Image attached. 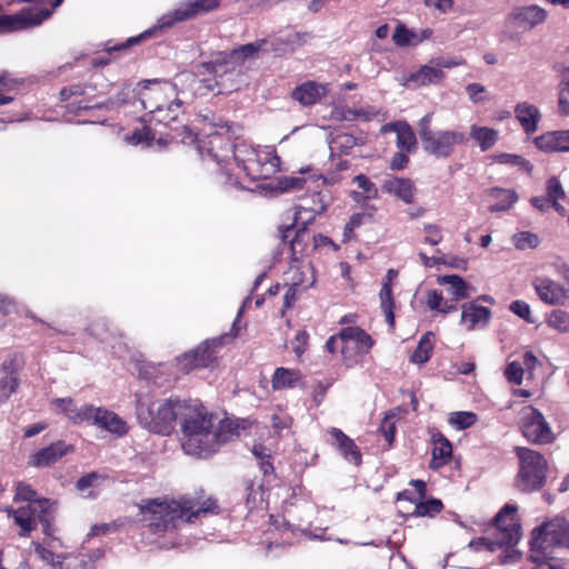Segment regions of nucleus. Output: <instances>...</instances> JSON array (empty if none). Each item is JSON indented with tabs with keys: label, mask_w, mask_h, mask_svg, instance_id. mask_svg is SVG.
Returning a JSON list of instances; mask_svg holds the SVG:
<instances>
[{
	"label": "nucleus",
	"mask_w": 569,
	"mask_h": 569,
	"mask_svg": "<svg viewBox=\"0 0 569 569\" xmlns=\"http://www.w3.org/2000/svg\"><path fill=\"white\" fill-rule=\"evenodd\" d=\"M439 284H449L447 292L450 299L459 301L469 297L468 283L458 274H446L438 277Z\"/></svg>",
	"instance_id": "obj_37"
},
{
	"label": "nucleus",
	"mask_w": 569,
	"mask_h": 569,
	"mask_svg": "<svg viewBox=\"0 0 569 569\" xmlns=\"http://www.w3.org/2000/svg\"><path fill=\"white\" fill-rule=\"evenodd\" d=\"M513 452L518 459L515 488L522 493L540 491L547 483L549 465L546 457L531 448L517 446Z\"/></svg>",
	"instance_id": "obj_5"
},
{
	"label": "nucleus",
	"mask_w": 569,
	"mask_h": 569,
	"mask_svg": "<svg viewBox=\"0 0 569 569\" xmlns=\"http://www.w3.org/2000/svg\"><path fill=\"white\" fill-rule=\"evenodd\" d=\"M34 552L47 565L56 566L61 563L59 555H56L53 551L47 549L40 543L34 546Z\"/></svg>",
	"instance_id": "obj_58"
},
{
	"label": "nucleus",
	"mask_w": 569,
	"mask_h": 569,
	"mask_svg": "<svg viewBox=\"0 0 569 569\" xmlns=\"http://www.w3.org/2000/svg\"><path fill=\"white\" fill-rule=\"evenodd\" d=\"M93 89L86 83H71L61 88L59 100L66 103V111L74 116L91 109L112 110L121 106V102L113 98L101 100L99 96L90 94V90Z\"/></svg>",
	"instance_id": "obj_9"
},
{
	"label": "nucleus",
	"mask_w": 569,
	"mask_h": 569,
	"mask_svg": "<svg viewBox=\"0 0 569 569\" xmlns=\"http://www.w3.org/2000/svg\"><path fill=\"white\" fill-rule=\"evenodd\" d=\"M372 216L370 213L357 212L353 213L349 221L345 224L342 233V243H348L357 239L355 230L362 226L367 220H370Z\"/></svg>",
	"instance_id": "obj_44"
},
{
	"label": "nucleus",
	"mask_w": 569,
	"mask_h": 569,
	"mask_svg": "<svg viewBox=\"0 0 569 569\" xmlns=\"http://www.w3.org/2000/svg\"><path fill=\"white\" fill-rule=\"evenodd\" d=\"M431 440L432 458L429 467L432 470H438L450 462L452 458V445L441 432L433 433Z\"/></svg>",
	"instance_id": "obj_30"
},
{
	"label": "nucleus",
	"mask_w": 569,
	"mask_h": 569,
	"mask_svg": "<svg viewBox=\"0 0 569 569\" xmlns=\"http://www.w3.org/2000/svg\"><path fill=\"white\" fill-rule=\"evenodd\" d=\"M20 378L14 360L0 366V403L6 402L19 387Z\"/></svg>",
	"instance_id": "obj_27"
},
{
	"label": "nucleus",
	"mask_w": 569,
	"mask_h": 569,
	"mask_svg": "<svg viewBox=\"0 0 569 569\" xmlns=\"http://www.w3.org/2000/svg\"><path fill=\"white\" fill-rule=\"evenodd\" d=\"M10 2H30L34 3L37 9L34 11L22 10L16 14H1L0 33L14 32L41 24L63 0H10Z\"/></svg>",
	"instance_id": "obj_10"
},
{
	"label": "nucleus",
	"mask_w": 569,
	"mask_h": 569,
	"mask_svg": "<svg viewBox=\"0 0 569 569\" xmlns=\"http://www.w3.org/2000/svg\"><path fill=\"white\" fill-rule=\"evenodd\" d=\"M379 298H380V307L386 316V320L390 327H393L395 326V313H393L395 301H393V296H392V288L389 282H383V284L380 289V292H379Z\"/></svg>",
	"instance_id": "obj_43"
},
{
	"label": "nucleus",
	"mask_w": 569,
	"mask_h": 569,
	"mask_svg": "<svg viewBox=\"0 0 569 569\" xmlns=\"http://www.w3.org/2000/svg\"><path fill=\"white\" fill-rule=\"evenodd\" d=\"M186 401L178 397L137 401V418L140 425L150 432L169 436L173 432L177 418L181 416Z\"/></svg>",
	"instance_id": "obj_4"
},
{
	"label": "nucleus",
	"mask_w": 569,
	"mask_h": 569,
	"mask_svg": "<svg viewBox=\"0 0 569 569\" xmlns=\"http://www.w3.org/2000/svg\"><path fill=\"white\" fill-rule=\"evenodd\" d=\"M532 286L539 299L549 306H563L569 299V290L548 277L535 278Z\"/></svg>",
	"instance_id": "obj_20"
},
{
	"label": "nucleus",
	"mask_w": 569,
	"mask_h": 569,
	"mask_svg": "<svg viewBox=\"0 0 569 569\" xmlns=\"http://www.w3.org/2000/svg\"><path fill=\"white\" fill-rule=\"evenodd\" d=\"M184 141L190 139L191 142H196L197 150L200 158L203 161L214 162L222 174L226 176V183L237 186L239 182L233 179L229 172V166L234 161V153L237 144L233 143L232 138L229 133L211 132L197 139L192 133V137H188L183 133Z\"/></svg>",
	"instance_id": "obj_6"
},
{
	"label": "nucleus",
	"mask_w": 569,
	"mask_h": 569,
	"mask_svg": "<svg viewBox=\"0 0 569 569\" xmlns=\"http://www.w3.org/2000/svg\"><path fill=\"white\" fill-rule=\"evenodd\" d=\"M547 18V10L537 4L517 6L507 16V22L518 29L532 30L542 24Z\"/></svg>",
	"instance_id": "obj_19"
},
{
	"label": "nucleus",
	"mask_w": 569,
	"mask_h": 569,
	"mask_svg": "<svg viewBox=\"0 0 569 569\" xmlns=\"http://www.w3.org/2000/svg\"><path fill=\"white\" fill-rule=\"evenodd\" d=\"M327 93V84L308 80L291 91V98L302 107H309L318 103Z\"/></svg>",
	"instance_id": "obj_25"
},
{
	"label": "nucleus",
	"mask_w": 569,
	"mask_h": 569,
	"mask_svg": "<svg viewBox=\"0 0 569 569\" xmlns=\"http://www.w3.org/2000/svg\"><path fill=\"white\" fill-rule=\"evenodd\" d=\"M477 420V415L471 411H456L449 417L450 425L455 426L458 430L470 428Z\"/></svg>",
	"instance_id": "obj_49"
},
{
	"label": "nucleus",
	"mask_w": 569,
	"mask_h": 569,
	"mask_svg": "<svg viewBox=\"0 0 569 569\" xmlns=\"http://www.w3.org/2000/svg\"><path fill=\"white\" fill-rule=\"evenodd\" d=\"M416 38V34L409 30L405 24L397 26L392 40L397 46L406 47L412 43V40Z\"/></svg>",
	"instance_id": "obj_52"
},
{
	"label": "nucleus",
	"mask_w": 569,
	"mask_h": 569,
	"mask_svg": "<svg viewBox=\"0 0 569 569\" xmlns=\"http://www.w3.org/2000/svg\"><path fill=\"white\" fill-rule=\"evenodd\" d=\"M510 311L517 315L519 318L523 319L528 323H533L535 320L531 317L530 306L523 300H515L511 302L509 307Z\"/></svg>",
	"instance_id": "obj_54"
},
{
	"label": "nucleus",
	"mask_w": 569,
	"mask_h": 569,
	"mask_svg": "<svg viewBox=\"0 0 569 569\" xmlns=\"http://www.w3.org/2000/svg\"><path fill=\"white\" fill-rule=\"evenodd\" d=\"M278 231L281 242L289 247L291 261L298 262L308 256L311 239L308 230L295 229V226H280Z\"/></svg>",
	"instance_id": "obj_18"
},
{
	"label": "nucleus",
	"mask_w": 569,
	"mask_h": 569,
	"mask_svg": "<svg viewBox=\"0 0 569 569\" xmlns=\"http://www.w3.org/2000/svg\"><path fill=\"white\" fill-rule=\"evenodd\" d=\"M521 435L533 445H550L556 436L543 415L535 407L527 406L521 410L519 422Z\"/></svg>",
	"instance_id": "obj_15"
},
{
	"label": "nucleus",
	"mask_w": 569,
	"mask_h": 569,
	"mask_svg": "<svg viewBox=\"0 0 569 569\" xmlns=\"http://www.w3.org/2000/svg\"><path fill=\"white\" fill-rule=\"evenodd\" d=\"M379 432L383 436L385 440L387 441L388 446L390 447L395 441V435H396V422L393 421L392 417H386L379 428Z\"/></svg>",
	"instance_id": "obj_60"
},
{
	"label": "nucleus",
	"mask_w": 569,
	"mask_h": 569,
	"mask_svg": "<svg viewBox=\"0 0 569 569\" xmlns=\"http://www.w3.org/2000/svg\"><path fill=\"white\" fill-rule=\"evenodd\" d=\"M267 39H259L254 42L242 44L230 52V58L233 61L243 62L247 59L258 56L259 52L266 51Z\"/></svg>",
	"instance_id": "obj_39"
},
{
	"label": "nucleus",
	"mask_w": 569,
	"mask_h": 569,
	"mask_svg": "<svg viewBox=\"0 0 569 569\" xmlns=\"http://www.w3.org/2000/svg\"><path fill=\"white\" fill-rule=\"evenodd\" d=\"M505 375L508 381L520 385L523 378V368L517 361L510 362L506 368Z\"/></svg>",
	"instance_id": "obj_62"
},
{
	"label": "nucleus",
	"mask_w": 569,
	"mask_h": 569,
	"mask_svg": "<svg viewBox=\"0 0 569 569\" xmlns=\"http://www.w3.org/2000/svg\"><path fill=\"white\" fill-rule=\"evenodd\" d=\"M219 6V0H194L189 3L187 8L179 9L176 11L178 20L190 19L201 12H208L216 9Z\"/></svg>",
	"instance_id": "obj_40"
},
{
	"label": "nucleus",
	"mask_w": 569,
	"mask_h": 569,
	"mask_svg": "<svg viewBox=\"0 0 569 569\" xmlns=\"http://www.w3.org/2000/svg\"><path fill=\"white\" fill-rule=\"evenodd\" d=\"M328 435L331 439V446H333L340 452L343 459L353 463L355 466L361 465V451L350 437H348L341 429L335 427L328 430Z\"/></svg>",
	"instance_id": "obj_24"
},
{
	"label": "nucleus",
	"mask_w": 569,
	"mask_h": 569,
	"mask_svg": "<svg viewBox=\"0 0 569 569\" xmlns=\"http://www.w3.org/2000/svg\"><path fill=\"white\" fill-rule=\"evenodd\" d=\"M140 512L144 515L149 531L158 536L163 535L170 528H176V521L181 520L176 499H150L140 507Z\"/></svg>",
	"instance_id": "obj_13"
},
{
	"label": "nucleus",
	"mask_w": 569,
	"mask_h": 569,
	"mask_svg": "<svg viewBox=\"0 0 569 569\" xmlns=\"http://www.w3.org/2000/svg\"><path fill=\"white\" fill-rule=\"evenodd\" d=\"M558 113L562 117L569 116V86L561 81L558 86Z\"/></svg>",
	"instance_id": "obj_55"
},
{
	"label": "nucleus",
	"mask_w": 569,
	"mask_h": 569,
	"mask_svg": "<svg viewBox=\"0 0 569 569\" xmlns=\"http://www.w3.org/2000/svg\"><path fill=\"white\" fill-rule=\"evenodd\" d=\"M73 450L74 447L72 445H68L63 440H58L31 453L28 459V465L34 468L51 467L62 457L73 452Z\"/></svg>",
	"instance_id": "obj_22"
},
{
	"label": "nucleus",
	"mask_w": 569,
	"mask_h": 569,
	"mask_svg": "<svg viewBox=\"0 0 569 569\" xmlns=\"http://www.w3.org/2000/svg\"><path fill=\"white\" fill-rule=\"evenodd\" d=\"M234 154L233 162L252 181L269 179L280 168V158L271 148H254L239 143Z\"/></svg>",
	"instance_id": "obj_7"
},
{
	"label": "nucleus",
	"mask_w": 569,
	"mask_h": 569,
	"mask_svg": "<svg viewBox=\"0 0 569 569\" xmlns=\"http://www.w3.org/2000/svg\"><path fill=\"white\" fill-rule=\"evenodd\" d=\"M339 337L341 360L347 368L361 365L375 346L372 337L358 326L340 329Z\"/></svg>",
	"instance_id": "obj_12"
},
{
	"label": "nucleus",
	"mask_w": 569,
	"mask_h": 569,
	"mask_svg": "<svg viewBox=\"0 0 569 569\" xmlns=\"http://www.w3.org/2000/svg\"><path fill=\"white\" fill-rule=\"evenodd\" d=\"M309 333L306 330H299L295 336L293 352L300 357L308 347Z\"/></svg>",
	"instance_id": "obj_63"
},
{
	"label": "nucleus",
	"mask_w": 569,
	"mask_h": 569,
	"mask_svg": "<svg viewBox=\"0 0 569 569\" xmlns=\"http://www.w3.org/2000/svg\"><path fill=\"white\" fill-rule=\"evenodd\" d=\"M218 339L206 340L197 346L194 349L182 353L177 358L179 370L187 375L198 368H207L211 366L217 357L214 355V347L220 346Z\"/></svg>",
	"instance_id": "obj_17"
},
{
	"label": "nucleus",
	"mask_w": 569,
	"mask_h": 569,
	"mask_svg": "<svg viewBox=\"0 0 569 569\" xmlns=\"http://www.w3.org/2000/svg\"><path fill=\"white\" fill-rule=\"evenodd\" d=\"M291 425L292 418L286 412L273 413L271 417V427L276 432L290 429Z\"/></svg>",
	"instance_id": "obj_59"
},
{
	"label": "nucleus",
	"mask_w": 569,
	"mask_h": 569,
	"mask_svg": "<svg viewBox=\"0 0 569 569\" xmlns=\"http://www.w3.org/2000/svg\"><path fill=\"white\" fill-rule=\"evenodd\" d=\"M432 113H427L419 121V138L425 152L436 158H449L456 147L466 144L468 137L457 130H432Z\"/></svg>",
	"instance_id": "obj_8"
},
{
	"label": "nucleus",
	"mask_w": 569,
	"mask_h": 569,
	"mask_svg": "<svg viewBox=\"0 0 569 569\" xmlns=\"http://www.w3.org/2000/svg\"><path fill=\"white\" fill-rule=\"evenodd\" d=\"M535 146L545 152H569V130H557L535 138Z\"/></svg>",
	"instance_id": "obj_26"
},
{
	"label": "nucleus",
	"mask_w": 569,
	"mask_h": 569,
	"mask_svg": "<svg viewBox=\"0 0 569 569\" xmlns=\"http://www.w3.org/2000/svg\"><path fill=\"white\" fill-rule=\"evenodd\" d=\"M90 410L89 425L96 426L119 437L124 436L128 432L127 422L116 412L93 405Z\"/></svg>",
	"instance_id": "obj_21"
},
{
	"label": "nucleus",
	"mask_w": 569,
	"mask_h": 569,
	"mask_svg": "<svg viewBox=\"0 0 569 569\" xmlns=\"http://www.w3.org/2000/svg\"><path fill=\"white\" fill-rule=\"evenodd\" d=\"M156 138V132L149 126L143 124L141 129H137L132 132L130 140L138 144L142 142H151Z\"/></svg>",
	"instance_id": "obj_56"
},
{
	"label": "nucleus",
	"mask_w": 569,
	"mask_h": 569,
	"mask_svg": "<svg viewBox=\"0 0 569 569\" xmlns=\"http://www.w3.org/2000/svg\"><path fill=\"white\" fill-rule=\"evenodd\" d=\"M176 506L181 521L188 523L194 522L200 516L220 513L217 499L207 495L203 489L179 497L176 499Z\"/></svg>",
	"instance_id": "obj_14"
},
{
	"label": "nucleus",
	"mask_w": 569,
	"mask_h": 569,
	"mask_svg": "<svg viewBox=\"0 0 569 569\" xmlns=\"http://www.w3.org/2000/svg\"><path fill=\"white\" fill-rule=\"evenodd\" d=\"M427 236L423 239V242L430 246H437L442 241L441 228L438 224L428 223L423 227Z\"/></svg>",
	"instance_id": "obj_57"
},
{
	"label": "nucleus",
	"mask_w": 569,
	"mask_h": 569,
	"mask_svg": "<svg viewBox=\"0 0 569 569\" xmlns=\"http://www.w3.org/2000/svg\"><path fill=\"white\" fill-rule=\"evenodd\" d=\"M529 546V560L537 566L548 565L556 559L557 549L569 550V520L556 516L533 528Z\"/></svg>",
	"instance_id": "obj_3"
},
{
	"label": "nucleus",
	"mask_w": 569,
	"mask_h": 569,
	"mask_svg": "<svg viewBox=\"0 0 569 569\" xmlns=\"http://www.w3.org/2000/svg\"><path fill=\"white\" fill-rule=\"evenodd\" d=\"M496 160L499 163H507V164H512V166H522L528 171H530L532 169V166L530 164V162L528 160H526L522 157L517 156V154L501 153V154H498L496 157Z\"/></svg>",
	"instance_id": "obj_61"
},
{
	"label": "nucleus",
	"mask_w": 569,
	"mask_h": 569,
	"mask_svg": "<svg viewBox=\"0 0 569 569\" xmlns=\"http://www.w3.org/2000/svg\"><path fill=\"white\" fill-rule=\"evenodd\" d=\"M313 206L297 204L295 206V217L290 226H295V229L305 228L308 230V226L313 223L317 216L323 213L327 209L323 196L319 191H315L311 194Z\"/></svg>",
	"instance_id": "obj_23"
},
{
	"label": "nucleus",
	"mask_w": 569,
	"mask_h": 569,
	"mask_svg": "<svg viewBox=\"0 0 569 569\" xmlns=\"http://www.w3.org/2000/svg\"><path fill=\"white\" fill-rule=\"evenodd\" d=\"M515 246L517 249L525 250L527 248L535 249L539 246V238L537 234L523 231L515 234Z\"/></svg>",
	"instance_id": "obj_51"
},
{
	"label": "nucleus",
	"mask_w": 569,
	"mask_h": 569,
	"mask_svg": "<svg viewBox=\"0 0 569 569\" xmlns=\"http://www.w3.org/2000/svg\"><path fill=\"white\" fill-rule=\"evenodd\" d=\"M417 144V138L412 128L402 121V126L397 132V147L401 151L410 152Z\"/></svg>",
	"instance_id": "obj_47"
},
{
	"label": "nucleus",
	"mask_w": 569,
	"mask_h": 569,
	"mask_svg": "<svg viewBox=\"0 0 569 569\" xmlns=\"http://www.w3.org/2000/svg\"><path fill=\"white\" fill-rule=\"evenodd\" d=\"M57 409L73 425H82L89 422L90 409L92 405L77 407L72 398H58L53 400Z\"/></svg>",
	"instance_id": "obj_29"
},
{
	"label": "nucleus",
	"mask_w": 569,
	"mask_h": 569,
	"mask_svg": "<svg viewBox=\"0 0 569 569\" xmlns=\"http://www.w3.org/2000/svg\"><path fill=\"white\" fill-rule=\"evenodd\" d=\"M212 436L214 452H217L221 445L239 437V427L233 420L224 419L219 422L217 428H212Z\"/></svg>",
	"instance_id": "obj_36"
},
{
	"label": "nucleus",
	"mask_w": 569,
	"mask_h": 569,
	"mask_svg": "<svg viewBox=\"0 0 569 569\" xmlns=\"http://www.w3.org/2000/svg\"><path fill=\"white\" fill-rule=\"evenodd\" d=\"M181 446L187 455L207 458L214 453V416L203 406L186 403L181 413Z\"/></svg>",
	"instance_id": "obj_2"
},
{
	"label": "nucleus",
	"mask_w": 569,
	"mask_h": 569,
	"mask_svg": "<svg viewBox=\"0 0 569 569\" xmlns=\"http://www.w3.org/2000/svg\"><path fill=\"white\" fill-rule=\"evenodd\" d=\"M302 176L299 177H280L276 181L274 189L280 192H290L298 191L302 189H310V184L318 182L321 180L322 184L326 183V178L322 176L308 174L305 176V172H301Z\"/></svg>",
	"instance_id": "obj_32"
},
{
	"label": "nucleus",
	"mask_w": 569,
	"mask_h": 569,
	"mask_svg": "<svg viewBox=\"0 0 569 569\" xmlns=\"http://www.w3.org/2000/svg\"><path fill=\"white\" fill-rule=\"evenodd\" d=\"M435 335L431 331L423 333L410 356V361L416 365H423L432 356Z\"/></svg>",
	"instance_id": "obj_38"
},
{
	"label": "nucleus",
	"mask_w": 569,
	"mask_h": 569,
	"mask_svg": "<svg viewBox=\"0 0 569 569\" xmlns=\"http://www.w3.org/2000/svg\"><path fill=\"white\" fill-rule=\"evenodd\" d=\"M14 500H23L28 503H31L33 501H38V493L37 491L28 483L26 482H18Z\"/></svg>",
	"instance_id": "obj_53"
},
{
	"label": "nucleus",
	"mask_w": 569,
	"mask_h": 569,
	"mask_svg": "<svg viewBox=\"0 0 569 569\" xmlns=\"http://www.w3.org/2000/svg\"><path fill=\"white\" fill-rule=\"evenodd\" d=\"M470 137L479 143L482 151H487L497 142L498 131L473 124L470 128Z\"/></svg>",
	"instance_id": "obj_41"
},
{
	"label": "nucleus",
	"mask_w": 569,
	"mask_h": 569,
	"mask_svg": "<svg viewBox=\"0 0 569 569\" xmlns=\"http://www.w3.org/2000/svg\"><path fill=\"white\" fill-rule=\"evenodd\" d=\"M140 101L150 117L149 122L163 124L169 129L164 133L169 140L184 142L183 133H187L190 138L192 137V131L186 124L171 126L178 122L181 112V102L171 87L156 84L146 88L141 92Z\"/></svg>",
	"instance_id": "obj_1"
},
{
	"label": "nucleus",
	"mask_w": 569,
	"mask_h": 569,
	"mask_svg": "<svg viewBox=\"0 0 569 569\" xmlns=\"http://www.w3.org/2000/svg\"><path fill=\"white\" fill-rule=\"evenodd\" d=\"M302 379L300 370L279 367L272 375L271 387L273 390L291 389L299 386Z\"/></svg>",
	"instance_id": "obj_34"
},
{
	"label": "nucleus",
	"mask_w": 569,
	"mask_h": 569,
	"mask_svg": "<svg viewBox=\"0 0 569 569\" xmlns=\"http://www.w3.org/2000/svg\"><path fill=\"white\" fill-rule=\"evenodd\" d=\"M491 318L489 308L471 301L462 306L460 322L467 326L468 330H475L478 326H486Z\"/></svg>",
	"instance_id": "obj_31"
},
{
	"label": "nucleus",
	"mask_w": 569,
	"mask_h": 569,
	"mask_svg": "<svg viewBox=\"0 0 569 569\" xmlns=\"http://www.w3.org/2000/svg\"><path fill=\"white\" fill-rule=\"evenodd\" d=\"M515 116L527 134H532L538 129L541 119L539 109L529 102H520L515 108Z\"/></svg>",
	"instance_id": "obj_33"
},
{
	"label": "nucleus",
	"mask_w": 569,
	"mask_h": 569,
	"mask_svg": "<svg viewBox=\"0 0 569 569\" xmlns=\"http://www.w3.org/2000/svg\"><path fill=\"white\" fill-rule=\"evenodd\" d=\"M443 509V503L440 499L431 498L423 501L418 500L415 506L413 515L417 517H435L440 513Z\"/></svg>",
	"instance_id": "obj_46"
},
{
	"label": "nucleus",
	"mask_w": 569,
	"mask_h": 569,
	"mask_svg": "<svg viewBox=\"0 0 569 569\" xmlns=\"http://www.w3.org/2000/svg\"><path fill=\"white\" fill-rule=\"evenodd\" d=\"M353 182H356L362 190L361 198L363 200H372L379 198L378 188L367 176L360 173L353 178Z\"/></svg>",
	"instance_id": "obj_50"
},
{
	"label": "nucleus",
	"mask_w": 569,
	"mask_h": 569,
	"mask_svg": "<svg viewBox=\"0 0 569 569\" xmlns=\"http://www.w3.org/2000/svg\"><path fill=\"white\" fill-rule=\"evenodd\" d=\"M382 191L401 199L405 203H413L416 187L411 179L391 177L386 179L381 186Z\"/></svg>",
	"instance_id": "obj_28"
},
{
	"label": "nucleus",
	"mask_w": 569,
	"mask_h": 569,
	"mask_svg": "<svg viewBox=\"0 0 569 569\" xmlns=\"http://www.w3.org/2000/svg\"><path fill=\"white\" fill-rule=\"evenodd\" d=\"M333 142L338 146L341 152L348 153V150L357 144V139L349 133H339L336 136Z\"/></svg>",
	"instance_id": "obj_64"
},
{
	"label": "nucleus",
	"mask_w": 569,
	"mask_h": 569,
	"mask_svg": "<svg viewBox=\"0 0 569 569\" xmlns=\"http://www.w3.org/2000/svg\"><path fill=\"white\" fill-rule=\"evenodd\" d=\"M445 79V72L436 64H425L416 72L410 73L408 81L417 86H430L440 83Z\"/></svg>",
	"instance_id": "obj_35"
},
{
	"label": "nucleus",
	"mask_w": 569,
	"mask_h": 569,
	"mask_svg": "<svg viewBox=\"0 0 569 569\" xmlns=\"http://www.w3.org/2000/svg\"><path fill=\"white\" fill-rule=\"evenodd\" d=\"M546 196L553 201V209L563 214L565 208L558 202L560 199L566 198V192L561 186V182L557 177H550L546 183Z\"/></svg>",
	"instance_id": "obj_45"
},
{
	"label": "nucleus",
	"mask_w": 569,
	"mask_h": 569,
	"mask_svg": "<svg viewBox=\"0 0 569 569\" xmlns=\"http://www.w3.org/2000/svg\"><path fill=\"white\" fill-rule=\"evenodd\" d=\"M547 325L559 332H569V312L562 309L552 310L547 318Z\"/></svg>",
	"instance_id": "obj_48"
},
{
	"label": "nucleus",
	"mask_w": 569,
	"mask_h": 569,
	"mask_svg": "<svg viewBox=\"0 0 569 569\" xmlns=\"http://www.w3.org/2000/svg\"><path fill=\"white\" fill-rule=\"evenodd\" d=\"M12 517L21 529V536H27L38 525L42 527L44 535L51 536L52 533L53 503L47 498L19 507L13 511Z\"/></svg>",
	"instance_id": "obj_11"
},
{
	"label": "nucleus",
	"mask_w": 569,
	"mask_h": 569,
	"mask_svg": "<svg viewBox=\"0 0 569 569\" xmlns=\"http://www.w3.org/2000/svg\"><path fill=\"white\" fill-rule=\"evenodd\" d=\"M252 453L258 459V466L262 475L266 478H276L274 466L270 451L263 445H254Z\"/></svg>",
	"instance_id": "obj_42"
},
{
	"label": "nucleus",
	"mask_w": 569,
	"mask_h": 569,
	"mask_svg": "<svg viewBox=\"0 0 569 569\" xmlns=\"http://www.w3.org/2000/svg\"><path fill=\"white\" fill-rule=\"evenodd\" d=\"M518 508L515 505H505L492 520L495 530V543L512 546L520 537V525L517 519Z\"/></svg>",
	"instance_id": "obj_16"
}]
</instances>
